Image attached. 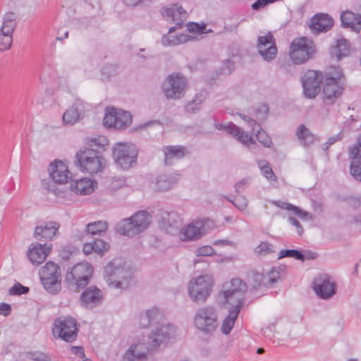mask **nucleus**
Segmentation results:
<instances>
[{
	"label": "nucleus",
	"instance_id": "f257e3e1",
	"mask_svg": "<svg viewBox=\"0 0 361 361\" xmlns=\"http://www.w3.org/2000/svg\"><path fill=\"white\" fill-rule=\"evenodd\" d=\"M163 314L157 307H152L147 310L140 317V326L142 328H147L155 326L148 338L149 350H153L159 347L161 343L170 339L173 334L175 328L171 324H164Z\"/></svg>",
	"mask_w": 361,
	"mask_h": 361
},
{
	"label": "nucleus",
	"instance_id": "f03ea898",
	"mask_svg": "<svg viewBox=\"0 0 361 361\" xmlns=\"http://www.w3.org/2000/svg\"><path fill=\"white\" fill-rule=\"evenodd\" d=\"M106 140L104 137L92 138L90 147L80 149L75 155V164L82 171L90 174L97 173L103 168L102 157L99 149H104Z\"/></svg>",
	"mask_w": 361,
	"mask_h": 361
},
{
	"label": "nucleus",
	"instance_id": "7ed1b4c3",
	"mask_svg": "<svg viewBox=\"0 0 361 361\" xmlns=\"http://www.w3.org/2000/svg\"><path fill=\"white\" fill-rule=\"evenodd\" d=\"M162 15L167 20H171L175 23V26L169 28L168 35L162 37L161 43L163 45L176 46L192 39V37L188 35H172L176 29L182 27L188 17L187 12L181 6L178 4H171L164 8Z\"/></svg>",
	"mask_w": 361,
	"mask_h": 361
},
{
	"label": "nucleus",
	"instance_id": "20e7f679",
	"mask_svg": "<svg viewBox=\"0 0 361 361\" xmlns=\"http://www.w3.org/2000/svg\"><path fill=\"white\" fill-rule=\"evenodd\" d=\"M104 274L109 286L118 289H126L133 277V271L122 258H115L104 267Z\"/></svg>",
	"mask_w": 361,
	"mask_h": 361
},
{
	"label": "nucleus",
	"instance_id": "39448f33",
	"mask_svg": "<svg viewBox=\"0 0 361 361\" xmlns=\"http://www.w3.org/2000/svg\"><path fill=\"white\" fill-rule=\"evenodd\" d=\"M93 272L94 268L91 264L79 262L67 271L64 284L70 291L78 293L90 283Z\"/></svg>",
	"mask_w": 361,
	"mask_h": 361
},
{
	"label": "nucleus",
	"instance_id": "423d86ee",
	"mask_svg": "<svg viewBox=\"0 0 361 361\" xmlns=\"http://www.w3.org/2000/svg\"><path fill=\"white\" fill-rule=\"evenodd\" d=\"M344 78L339 66H330L325 73L323 86L324 102L326 104H333L341 96L343 85L341 79Z\"/></svg>",
	"mask_w": 361,
	"mask_h": 361
},
{
	"label": "nucleus",
	"instance_id": "0eeeda50",
	"mask_svg": "<svg viewBox=\"0 0 361 361\" xmlns=\"http://www.w3.org/2000/svg\"><path fill=\"white\" fill-rule=\"evenodd\" d=\"M151 215L147 211H140L131 217L121 220L116 226L118 233L133 236L145 230L151 223Z\"/></svg>",
	"mask_w": 361,
	"mask_h": 361
},
{
	"label": "nucleus",
	"instance_id": "6e6552de",
	"mask_svg": "<svg viewBox=\"0 0 361 361\" xmlns=\"http://www.w3.org/2000/svg\"><path fill=\"white\" fill-rule=\"evenodd\" d=\"M213 277L206 274L192 278L188 283V290L190 299L196 303H203L212 292Z\"/></svg>",
	"mask_w": 361,
	"mask_h": 361
},
{
	"label": "nucleus",
	"instance_id": "1a4fd4ad",
	"mask_svg": "<svg viewBox=\"0 0 361 361\" xmlns=\"http://www.w3.org/2000/svg\"><path fill=\"white\" fill-rule=\"evenodd\" d=\"M195 328L202 334L211 336L218 326L217 310L212 306L197 309L194 318Z\"/></svg>",
	"mask_w": 361,
	"mask_h": 361
},
{
	"label": "nucleus",
	"instance_id": "9d476101",
	"mask_svg": "<svg viewBox=\"0 0 361 361\" xmlns=\"http://www.w3.org/2000/svg\"><path fill=\"white\" fill-rule=\"evenodd\" d=\"M247 290V285L240 279H233L230 282L223 285V290L219 293V300L224 304L243 305L244 294Z\"/></svg>",
	"mask_w": 361,
	"mask_h": 361
},
{
	"label": "nucleus",
	"instance_id": "9b49d317",
	"mask_svg": "<svg viewBox=\"0 0 361 361\" xmlns=\"http://www.w3.org/2000/svg\"><path fill=\"white\" fill-rule=\"evenodd\" d=\"M112 150L116 164L122 169H129L136 164L137 149L133 144L116 143Z\"/></svg>",
	"mask_w": 361,
	"mask_h": 361
},
{
	"label": "nucleus",
	"instance_id": "f8f14e48",
	"mask_svg": "<svg viewBox=\"0 0 361 361\" xmlns=\"http://www.w3.org/2000/svg\"><path fill=\"white\" fill-rule=\"evenodd\" d=\"M52 331L54 336L68 343L73 342L78 332V326L76 319L70 316L59 317L54 322Z\"/></svg>",
	"mask_w": 361,
	"mask_h": 361
},
{
	"label": "nucleus",
	"instance_id": "ddd939ff",
	"mask_svg": "<svg viewBox=\"0 0 361 361\" xmlns=\"http://www.w3.org/2000/svg\"><path fill=\"white\" fill-rule=\"evenodd\" d=\"M186 85L185 77L179 74H171L163 82L162 90L168 99H179L185 94Z\"/></svg>",
	"mask_w": 361,
	"mask_h": 361
},
{
	"label": "nucleus",
	"instance_id": "4468645a",
	"mask_svg": "<svg viewBox=\"0 0 361 361\" xmlns=\"http://www.w3.org/2000/svg\"><path fill=\"white\" fill-rule=\"evenodd\" d=\"M290 56L295 64H301L312 56L314 52V46L307 38L301 37L294 39L290 44Z\"/></svg>",
	"mask_w": 361,
	"mask_h": 361
},
{
	"label": "nucleus",
	"instance_id": "2eb2a0df",
	"mask_svg": "<svg viewBox=\"0 0 361 361\" xmlns=\"http://www.w3.org/2000/svg\"><path fill=\"white\" fill-rule=\"evenodd\" d=\"M323 74L319 71L309 70L305 73L302 83L306 97L313 99L319 94Z\"/></svg>",
	"mask_w": 361,
	"mask_h": 361
},
{
	"label": "nucleus",
	"instance_id": "dca6fc26",
	"mask_svg": "<svg viewBox=\"0 0 361 361\" xmlns=\"http://www.w3.org/2000/svg\"><path fill=\"white\" fill-rule=\"evenodd\" d=\"M90 109V104L80 99H75L73 104L63 113L62 119L65 125L72 126L85 116Z\"/></svg>",
	"mask_w": 361,
	"mask_h": 361
},
{
	"label": "nucleus",
	"instance_id": "f3484780",
	"mask_svg": "<svg viewBox=\"0 0 361 361\" xmlns=\"http://www.w3.org/2000/svg\"><path fill=\"white\" fill-rule=\"evenodd\" d=\"M104 295L102 290L96 286H87L84 288L80 296L81 307L87 310H92L102 305Z\"/></svg>",
	"mask_w": 361,
	"mask_h": 361
},
{
	"label": "nucleus",
	"instance_id": "a211bd4d",
	"mask_svg": "<svg viewBox=\"0 0 361 361\" xmlns=\"http://www.w3.org/2000/svg\"><path fill=\"white\" fill-rule=\"evenodd\" d=\"M103 123L105 126L122 129L130 125L132 116L128 111H118L116 109H111L110 111L106 112Z\"/></svg>",
	"mask_w": 361,
	"mask_h": 361
},
{
	"label": "nucleus",
	"instance_id": "6ab92c4d",
	"mask_svg": "<svg viewBox=\"0 0 361 361\" xmlns=\"http://www.w3.org/2000/svg\"><path fill=\"white\" fill-rule=\"evenodd\" d=\"M313 288L316 294L322 299H329L336 294V283L326 274L319 275L314 279Z\"/></svg>",
	"mask_w": 361,
	"mask_h": 361
},
{
	"label": "nucleus",
	"instance_id": "aec40b11",
	"mask_svg": "<svg viewBox=\"0 0 361 361\" xmlns=\"http://www.w3.org/2000/svg\"><path fill=\"white\" fill-rule=\"evenodd\" d=\"M257 49L264 60L270 61L276 58L277 48L275 39L271 32L259 36L257 39Z\"/></svg>",
	"mask_w": 361,
	"mask_h": 361
},
{
	"label": "nucleus",
	"instance_id": "412c9836",
	"mask_svg": "<svg viewBox=\"0 0 361 361\" xmlns=\"http://www.w3.org/2000/svg\"><path fill=\"white\" fill-rule=\"evenodd\" d=\"M216 129L219 130L226 131L228 134L232 135L238 142L248 146L255 143L253 137L248 133H245L242 129L233 123H214Z\"/></svg>",
	"mask_w": 361,
	"mask_h": 361
},
{
	"label": "nucleus",
	"instance_id": "4be33fe9",
	"mask_svg": "<svg viewBox=\"0 0 361 361\" xmlns=\"http://www.w3.org/2000/svg\"><path fill=\"white\" fill-rule=\"evenodd\" d=\"M279 279L280 273L276 268H273L266 274L254 272L252 276V286L255 289L259 288L262 286L267 288L272 287L274 284L279 280Z\"/></svg>",
	"mask_w": 361,
	"mask_h": 361
},
{
	"label": "nucleus",
	"instance_id": "5701e85b",
	"mask_svg": "<svg viewBox=\"0 0 361 361\" xmlns=\"http://www.w3.org/2000/svg\"><path fill=\"white\" fill-rule=\"evenodd\" d=\"M60 224L56 221H47L35 227L34 238L43 243L51 240L57 234Z\"/></svg>",
	"mask_w": 361,
	"mask_h": 361
},
{
	"label": "nucleus",
	"instance_id": "b1692460",
	"mask_svg": "<svg viewBox=\"0 0 361 361\" xmlns=\"http://www.w3.org/2000/svg\"><path fill=\"white\" fill-rule=\"evenodd\" d=\"M49 171L50 178L57 184L66 183L72 178L68 166L61 161H56L50 164Z\"/></svg>",
	"mask_w": 361,
	"mask_h": 361
},
{
	"label": "nucleus",
	"instance_id": "393cba45",
	"mask_svg": "<svg viewBox=\"0 0 361 361\" xmlns=\"http://www.w3.org/2000/svg\"><path fill=\"white\" fill-rule=\"evenodd\" d=\"M51 250V245H48L47 243H32L31 247L27 251V257L34 265H39L42 264Z\"/></svg>",
	"mask_w": 361,
	"mask_h": 361
},
{
	"label": "nucleus",
	"instance_id": "a878e982",
	"mask_svg": "<svg viewBox=\"0 0 361 361\" xmlns=\"http://www.w3.org/2000/svg\"><path fill=\"white\" fill-rule=\"evenodd\" d=\"M333 25L334 20L329 14L317 13L312 17L310 27L313 33L319 34L326 32Z\"/></svg>",
	"mask_w": 361,
	"mask_h": 361
},
{
	"label": "nucleus",
	"instance_id": "bb28decb",
	"mask_svg": "<svg viewBox=\"0 0 361 361\" xmlns=\"http://www.w3.org/2000/svg\"><path fill=\"white\" fill-rule=\"evenodd\" d=\"M349 157L355 159L351 161L350 172L356 180L361 181V136L357 140V144L349 150Z\"/></svg>",
	"mask_w": 361,
	"mask_h": 361
},
{
	"label": "nucleus",
	"instance_id": "cd10ccee",
	"mask_svg": "<svg viewBox=\"0 0 361 361\" xmlns=\"http://www.w3.org/2000/svg\"><path fill=\"white\" fill-rule=\"evenodd\" d=\"M202 229V221L192 222L180 231L179 238L183 241L197 240L204 234Z\"/></svg>",
	"mask_w": 361,
	"mask_h": 361
},
{
	"label": "nucleus",
	"instance_id": "c85d7f7f",
	"mask_svg": "<svg viewBox=\"0 0 361 361\" xmlns=\"http://www.w3.org/2000/svg\"><path fill=\"white\" fill-rule=\"evenodd\" d=\"M341 21L343 27H350L355 32L361 29V15L347 11L341 14Z\"/></svg>",
	"mask_w": 361,
	"mask_h": 361
},
{
	"label": "nucleus",
	"instance_id": "c756f323",
	"mask_svg": "<svg viewBox=\"0 0 361 361\" xmlns=\"http://www.w3.org/2000/svg\"><path fill=\"white\" fill-rule=\"evenodd\" d=\"M94 183L90 178H81L73 180L70 184V189L76 194L86 195L94 191Z\"/></svg>",
	"mask_w": 361,
	"mask_h": 361
},
{
	"label": "nucleus",
	"instance_id": "7c9ffc66",
	"mask_svg": "<svg viewBox=\"0 0 361 361\" xmlns=\"http://www.w3.org/2000/svg\"><path fill=\"white\" fill-rule=\"evenodd\" d=\"M187 152L186 147L183 146H167L164 149L165 163L171 165L174 159H180L185 157Z\"/></svg>",
	"mask_w": 361,
	"mask_h": 361
},
{
	"label": "nucleus",
	"instance_id": "2f4dec72",
	"mask_svg": "<svg viewBox=\"0 0 361 361\" xmlns=\"http://www.w3.org/2000/svg\"><path fill=\"white\" fill-rule=\"evenodd\" d=\"M178 180V178L174 174H161L159 175L155 181L156 190L164 191L170 190Z\"/></svg>",
	"mask_w": 361,
	"mask_h": 361
},
{
	"label": "nucleus",
	"instance_id": "473e14b6",
	"mask_svg": "<svg viewBox=\"0 0 361 361\" xmlns=\"http://www.w3.org/2000/svg\"><path fill=\"white\" fill-rule=\"evenodd\" d=\"M143 345H132L124 354L122 361H145L146 352L142 351Z\"/></svg>",
	"mask_w": 361,
	"mask_h": 361
},
{
	"label": "nucleus",
	"instance_id": "72a5a7b5",
	"mask_svg": "<svg viewBox=\"0 0 361 361\" xmlns=\"http://www.w3.org/2000/svg\"><path fill=\"white\" fill-rule=\"evenodd\" d=\"M350 47V42L346 39L340 38L337 40L336 44L331 48V54L340 61L342 57L349 54Z\"/></svg>",
	"mask_w": 361,
	"mask_h": 361
},
{
	"label": "nucleus",
	"instance_id": "f704fd0d",
	"mask_svg": "<svg viewBox=\"0 0 361 361\" xmlns=\"http://www.w3.org/2000/svg\"><path fill=\"white\" fill-rule=\"evenodd\" d=\"M240 309V305H235L233 309L229 310L228 314L223 321L221 326V331L224 334L228 335L231 332Z\"/></svg>",
	"mask_w": 361,
	"mask_h": 361
},
{
	"label": "nucleus",
	"instance_id": "c9c22d12",
	"mask_svg": "<svg viewBox=\"0 0 361 361\" xmlns=\"http://www.w3.org/2000/svg\"><path fill=\"white\" fill-rule=\"evenodd\" d=\"M295 135L301 145L307 147L314 143V135L304 124H300L296 130Z\"/></svg>",
	"mask_w": 361,
	"mask_h": 361
},
{
	"label": "nucleus",
	"instance_id": "e433bc0d",
	"mask_svg": "<svg viewBox=\"0 0 361 361\" xmlns=\"http://www.w3.org/2000/svg\"><path fill=\"white\" fill-rule=\"evenodd\" d=\"M274 204L281 209L293 212L295 215L298 216L302 220L313 219V216L311 213L304 211L300 207L290 203L274 202Z\"/></svg>",
	"mask_w": 361,
	"mask_h": 361
},
{
	"label": "nucleus",
	"instance_id": "4c0bfd02",
	"mask_svg": "<svg viewBox=\"0 0 361 361\" xmlns=\"http://www.w3.org/2000/svg\"><path fill=\"white\" fill-rule=\"evenodd\" d=\"M40 279L61 278L60 267L52 262H47L39 271Z\"/></svg>",
	"mask_w": 361,
	"mask_h": 361
},
{
	"label": "nucleus",
	"instance_id": "58836bf2",
	"mask_svg": "<svg viewBox=\"0 0 361 361\" xmlns=\"http://www.w3.org/2000/svg\"><path fill=\"white\" fill-rule=\"evenodd\" d=\"M107 227L106 222L103 221L90 223L86 226L85 234L86 235H91L92 238H94L96 235H100L102 233H104Z\"/></svg>",
	"mask_w": 361,
	"mask_h": 361
},
{
	"label": "nucleus",
	"instance_id": "ea45409f",
	"mask_svg": "<svg viewBox=\"0 0 361 361\" xmlns=\"http://www.w3.org/2000/svg\"><path fill=\"white\" fill-rule=\"evenodd\" d=\"M205 99L206 96L202 92L197 94L193 99L185 105V111L190 114H195L198 112L200 110L201 106Z\"/></svg>",
	"mask_w": 361,
	"mask_h": 361
},
{
	"label": "nucleus",
	"instance_id": "a19ab883",
	"mask_svg": "<svg viewBox=\"0 0 361 361\" xmlns=\"http://www.w3.org/2000/svg\"><path fill=\"white\" fill-rule=\"evenodd\" d=\"M40 280L44 288L50 294L55 295L58 293L61 288V278H45L44 279Z\"/></svg>",
	"mask_w": 361,
	"mask_h": 361
},
{
	"label": "nucleus",
	"instance_id": "79ce46f5",
	"mask_svg": "<svg viewBox=\"0 0 361 361\" xmlns=\"http://www.w3.org/2000/svg\"><path fill=\"white\" fill-rule=\"evenodd\" d=\"M16 15L14 13H6L4 17L3 24L0 30L12 35L16 26Z\"/></svg>",
	"mask_w": 361,
	"mask_h": 361
},
{
	"label": "nucleus",
	"instance_id": "37998d69",
	"mask_svg": "<svg viewBox=\"0 0 361 361\" xmlns=\"http://www.w3.org/2000/svg\"><path fill=\"white\" fill-rule=\"evenodd\" d=\"M168 216V226H166V232L169 234H173L176 233L180 226V223L176 219L178 217L177 214L174 212L167 213Z\"/></svg>",
	"mask_w": 361,
	"mask_h": 361
},
{
	"label": "nucleus",
	"instance_id": "c03bdc74",
	"mask_svg": "<svg viewBox=\"0 0 361 361\" xmlns=\"http://www.w3.org/2000/svg\"><path fill=\"white\" fill-rule=\"evenodd\" d=\"M255 253L258 256H265L275 252L274 245L269 242H262L254 250Z\"/></svg>",
	"mask_w": 361,
	"mask_h": 361
},
{
	"label": "nucleus",
	"instance_id": "a18cd8bd",
	"mask_svg": "<svg viewBox=\"0 0 361 361\" xmlns=\"http://www.w3.org/2000/svg\"><path fill=\"white\" fill-rule=\"evenodd\" d=\"M283 257H293L302 262L305 261V255L298 250H283L279 252L278 259Z\"/></svg>",
	"mask_w": 361,
	"mask_h": 361
},
{
	"label": "nucleus",
	"instance_id": "49530a36",
	"mask_svg": "<svg viewBox=\"0 0 361 361\" xmlns=\"http://www.w3.org/2000/svg\"><path fill=\"white\" fill-rule=\"evenodd\" d=\"M224 198L231 202L240 211H245L247 207L248 201L245 196H238L235 199H231L228 196H224Z\"/></svg>",
	"mask_w": 361,
	"mask_h": 361
},
{
	"label": "nucleus",
	"instance_id": "de8ad7c7",
	"mask_svg": "<svg viewBox=\"0 0 361 361\" xmlns=\"http://www.w3.org/2000/svg\"><path fill=\"white\" fill-rule=\"evenodd\" d=\"M256 133V137L259 142H261L264 147H269L271 144V139L267 136L265 131H264L261 126L258 124L255 128V130L252 131Z\"/></svg>",
	"mask_w": 361,
	"mask_h": 361
},
{
	"label": "nucleus",
	"instance_id": "09e8293b",
	"mask_svg": "<svg viewBox=\"0 0 361 361\" xmlns=\"http://www.w3.org/2000/svg\"><path fill=\"white\" fill-rule=\"evenodd\" d=\"M13 42L12 35L0 30V51H3L11 48Z\"/></svg>",
	"mask_w": 361,
	"mask_h": 361
},
{
	"label": "nucleus",
	"instance_id": "8fccbe9b",
	"mask_svg": "<svg viewBox=\"0 0 361 361\" xmlns=\"http://www.w3.org/2000/svg\"><path fill=\"white\" fill-rule=\"evenodd\" d=\"M27 357L32 361H51L49 354L41 351H31L26 353Z\"/></svg>",
	"mask_w": 361,
	"mask_h": 361
},
{
	"label": "nucleus",
	"instance_id": "3c124183",
	"mask_svg": "<svg viewBox=\"0 0 361 361\" xmlns=\"http://www.w3.org/2000/svg\"><path fill=\"white\" fill-rule=\"evenodd\" d=\"M30 288L27 286H23L20 283L17 282L8 290V293L11 295H21L27 294Z\"/></svg>",
	"mask_w": 361,
	"mask_h": 361
},
{
	"label": "nucleus",
	"instance_id": "603ef678",
	"mask_svg": "<svg viewBox=\"0 0 361 361\" xmlns=\"http://www.w3.org/2000/svg\"><path fill=\"white\" fill-rule=\"evenodd\" d=\"M92 241L94 245V251L97 253H102L106 251L109 248V245L104 242L103 240L99 239L97 237L93 238Z\"/></svg>",
	"mask_w": 361,
	"mask_h": 361
},
{
	"label": "nucleus",
	"instance_id": "864d4df0",
	"mask_svg": "<svg viewBox=\"0 0 361 361\" xmlns=\"http://www.w3.org/2000/svg\"><path fill=\"white\" fill-rule=\"evenodd\" d=\"M235 69L234 62L230 59H226L223 61L222 65L219 69V72L221 75H229Z\"/></svg>",
	"mask_w": 361,
	"mask_h": 361
},
{
	"label": "nucleus",
	"instance_id": "5fc2aeb1",
	"mask_svg": "<svg viewBox=\"0 0 361 361\" xmlns=\"http://www.w3.org/2000/svg\"><path fill=\"white\" fill-rule=\"evenodd\" d=\"M255 111L256 118L258 120L263 121L267 118L269 112V106L267 104H262L255 109Z\"/></svg>",
	"mask_w": 361,
	"mask_h": 361
},
{
	"label": "nucleus",
	"instance_id": "6e6d98bb",
	"mask_svg": "<svg viewBox=\"0 0 361 361\" xmlns=\"http://www.w3.org/2000/svg\"><path fill=\"white\" fill-rule=\"evenodd\" d=\"M197 256H211L215 253L214 248L210 245L199 247L196 251Z\"/></svg>",
	"mask_w": 361,
	"mask_h": 361
},
{
	"label": "nucleus",
	"instance_id": "4d7b16f0",
	"mask_svg": "<svg viewBox=\"0 0 361 361\" xmlns=\"http://www.w3.org/2000/svg\"><path fill=\"white\" fill-rule=\"evenodd\" d=\"M274 0H257L252 4V8L255 11H259L264 8L266 6L272 4Z\"/></svg>",
	"mask_w": 361,
	"mask_h": 361
},
{
	"label": "nucleus",
	"instance_id": "13d9d810",
	"mask_svg": "<svg viewBox=\"0 0 361 361\" xmlns=\"http://www.w3.org/2000/svg\"><path fill=\"white\" fill-rule=\"evenodd\" d=\"M250 183V178H243L241 180L237 182L235 185V191L237 193H240L245 190L246 186Z\"/></svg>",
	"mask_w": 361,
	"mask_h": 361
},
{
	"label": "nucleus",
	"instance_id": "bf43d9fd",
	"mask_svg": "<svg viewBox=\"0 0 361 361\" xmlns=\"http://www.w3.org/2000/svg\"><path fill=\"white\" fill-rule=\"evenodd\" d=\"M262 173H263L264 176L270 181H275L276 180V176L274 174L273 170L269 166H267L264 169L261 170Z\"/></svg>",
	"mask_w": 361,
	"mask_h": 361
},
{
	"label": "nucleus",
	"instance_id": "052dcab7",
	"mask_svg": "<svg viewBox=\"0 0 361 361\" xmlns=\"http://www.w3.org/2000/svg\"><path fill=\"white\" fill-rule=\"evenodd\" d=\"M238 114L245 122H246L247 123V125L252 128V131L255 130V128H256L257 125H258V123H257L256 121H255L252 118H250L246 115H244L243 114Z\"/></svg>",
	"mask_w": 361,
	"mask_h": 361
},
{
	"label": "nucleus",
	"instance_id": "680f3d73",
	"mask_svg": "<svg viewBox=\"0 0 361 361\" xmlns=\"http://www.w3.org/2000/svg\"><path fill=\"white\" fill-rule=\"evenodd\" d=\"M342 136L340 133L334 135L332 137H330L328 139V141L323 144V149L324 150H326L331 145L334 144L336 142L340 140L341 139Z\"/></svg>",
	"mask_w": 361,
	"mask_h": 361
},
{
	"label": "nucleus",
	"instance_id": "e2e57ef3",
	"mask_svg": "<svg viewBox=\"0 0 361 361\" xmlns=\"http://www.w3.org/2000/svg\"><path fill=\"white\" fill-rule=\"evenodd\" d=\"M289 223L297 228V232L299 235H302L303 233V228L300 222L294 217L289 216L288 219Z\"/></svg>",
	"mask_w": 361,
	"mask_h": 361
},
{
	"label": "nucleus",
	"instance_id": "0e129e2a",
	"mask_svg": "<svg viewBox=\"0 0 361 361\" xmlns=\"http://www.w3.org/2000/svg\"><path fill=\"white\" fill-rule=\"evenodd\" d=\"M11 311V305L6 303H0V315L8 316Z\"/></svg>",
	"mask_w": 361,
	"mask_h": 361
},
{
	"label": "nucleus",
	"instance_id": "69168bd1",
	"mask_svg": "<svg viewBox=\"0 0 361 361\" xmlns=\"http://www.w3.org/2000/svg\"><path fill=\"white\" fill-rule=\"evenodd\" d=\"M71 350L72 353L76 355L79 357H85V353L82 347L81 346H72L71 348Z\"/></svg>",
	"mask_w": 361,
	"mask_h": 361
},
{
	"label": "nucleus",
	"instance_id": "338daca9",
	"mask_svg": "<svg viewBox=\"0 0 361 361\" xmlns=\"http://www.w3.org/2000/svg\"><path fill=\"white\" fill-rule=\"evenodd\" d=\"M187 30L190 32H197L200 30V25L197 23H189L186 25Z\"/></svg>",
	"mask_w": 361,
	"mask_h": 361
},
{
	"label": "nucleus",
	"instance_id": "774afa93",
	"mask_svg": "<svg viewBox=\"0 0 361 361\" xmlns=\"http://www.w3.org/2000/svg\"><path fill=\"white\" fill-rule=\"evenodd\" d=\"M92 251H94V245L92 242L85 243L83 245V252L85 255L90 254Z\"/></svg>",
	"mask_w": 361,
	"mask_h": 361
}]
</instances>
